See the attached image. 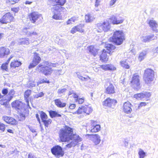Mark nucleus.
Masks as SVG:
<instances>
[{
    "mask_svg": "<svg viewBox=\"0 0 158 158\" xmlns=\"http://www.w3.org/2000/svg\"><path fill=\"white\" fill-rule=\"evenodd\" d=\"M95 18L93 15L89 14H88L85 16V19L86 22L89 23L92 22Z\"/></svg>",
    "mask_w": 158,
    "mask_h": 158,
    "instance_id": "26",
    "label": "nucleus"
},
{
    "mask_svg": "<svg viewBox=\"0 0 158 158\" xmlns=\"http://www.w3.org/2000/svg\"><path fill=\"white\" fill-rule=\"evenodd\" d=\"M9 102L8 99H2L0 100V104L1 105L4 106L6 107H8L9 106Z\"/></svg>",
    "mask_w": 158,
    "mask_h": 158,
    "instance_id": "39",
    "label": "nucleus"
},
{
    "mask_svg": "<svg viewBox=\"0 0 158 158\" xmlns=\"http://www.w3.org/2000/svg\"><path fill=\"white\" fill-rule=\"evenodd\" d=\"M8 63L6 62L5 63L3 64L1 66V69L3 70L7 71L8 70L7 69Z\"/></svg>",
    "mask_w": 158,
    "mask_h": 158,
    "instance_id": "50",
    "label": "nucleus"
},
{
    "mask_svg": "<svg viewBox=\"0 0 158 158\" xmlns=\"http://www.w3.org/2000/svg\"><path fill=\"white\" fill-rule=\"evenodd\" d=\"M117 103V101L114 99H112L109 98L103 102L104 106L114 108L115 104Z\"/></svg>",
    "mask_w": 158,
    "mask_h": 158,
    "instance_id": "13",
    "label": "nucleus"
},
{
    "mask_svg": "<svg viewBox=\"0 0 158 158\" xmlns=\"http://www.w3.org/2000/svg\"><path fill=\"white\" fill-rule=\"evenodd\" d=\"M76 101H78L79 104H81L84 102V99L82 98H78V100Z\"/></svg>",
    "mask_w": 158,
    "mask_h": 158,
    "instance_id": "59",
    "label": "nucleus"
},
{
    "mask_svg": "<svg viewBox=\"0 0 158 158\" xmlns=\"http://www.w3.org/2000/svg\"><path fill=\"white\" fill-rule=\"evenodd\" d=\"M53 15L52 18L53 19L58 20L61 19L60 16L61 12H65L66 11V9L63 7L56 6L51 9Z\"/></svg>",
    "mask_w": 158,
    "mask_h": 158,
    "instance_id": "5",
    "label": "nucleus"
},
{
    "mask_svg": "<svg viewBox=\"0 0 158 158\" xmlns=\"http://www.w3.org/2000/svg\"><path fill=\"white\" fill-rule=\"evenodd\" d=\"M147 54V52L145 51H143L140 52L139 56L138 59L140 61L143 60Z\"/></svg>",
    "mask_w": 158,
    "mask_h": 158,
    "instance_id": "33",
    "label": "nucleus"
},
{
    "mask_svg": "<svg viewBox=\"0 0 158 158\" xmlns=\"http://www.w3.org/2000/svg\"><path fill=\"white\" fill-rule=\"evenodd\" d=\"M31 91L30 89H27L26 91L24 94V97L26 101L28 102V98L31 94Z\"/></svg>",
    "mask_w": 158,
    "mask_h": 158,
    "instance_id": "36",
    "label": "nucleus"
},
{
    "mask_svg": "<svg viewBox=\"0 0 158 158\" xmlns=\"http://www.w3.org/2000/svg\"><path fill=\"white\" fill-rule=\"evenodd\" d=\"M110 40L117 45L121 44L125 40L124 35L121 31H117L114 32Z\"/></svg>",
    "mask_w": 158,
    "mask_h": 158,
    "instance_id": "2",
    "label": "nucleus"
},
{
    "mask_svg": "<svg viewBox=\"0 0 158 158\" xmlns=\"http://www.w3.org/2000/svg\"><path fill=\"white\" fill-rule=\"evenodd\" d=\"M138 154L139 158H144L146 156L145 153L141 149H139Z\"/></svg>",
    "mask_w": 158,
    "mask_h": 158,
    "instance_id": "45",
    "label": "nucleus"
},
{
    "mask_svg": "<svg viewBox=\"0 0 158 158\" xmlns=\"http://www.w3.org/2000/svg\"><path fill=\"white\" fill-rule=\"evenodd\" d=\"M152 51L153 53H158V47L154 48L152 50Z\"/></svg>",
    "mask_w": 158,
    "mask_h": 158,
    "instance_id": "64",
    "label": "nucleus"
},
{
    "mask_svg": "<svg viewBox=\"0 0 158 158\" xmlns=\"http://www.w3.org/2000/svg\"><path fill=\"white\" fill-rule=\"evenodd\" d=\"M112 23L113 24H118L123 23V19L122 18H117L115 16H113L111 18Z\"/></svg>",
    "mask_w": 158,
    "mask_h": 158,
    "instance_id": "19",
    "label": "nucleus"
},
{
    "mask_svg": "<svg viewBox=\"0 0 158 158\" xmlns=\"http://www.w3.org/2000/svg\"><path fill=\"white\" fill-rule=\"evenodd\" d=\"M11 117L6 116H4L2 117V119L6 123H8Z\"/></svg>",
    "mask_w": 158,
    "mask_h": 158,
    "instance_id": "55",
    "label": "nucleus"
},
{
    "mask_svg": "<svg viewBox=\"0 0 158 158\" xmlns=\"http://www.w3.org/2000/svg\"><path fill=\"white\" fill-rule=\"evenodd\" d=\"M29 16L31 22L33 23H35L38 19L42 17L41 15L35 12H32L29 15Z\"/></svg>",
    "mask_w": 158,
    "mask_h": 158,
    "instance_id": "14",
    "label": "nucleus"
},
{
    "mask_svg": "<svg viewBox=\"0 0 158 158\" xmlns=\"http://www.w3.org/2000/svg\"><path fill=\"white\" fill-rule=\"evenodd\" d=\"M20 0H7L6 2L7 3H9L11 4H14L15 3L18 2Z\"/></svg>",
    "mask_w": 158,
    "mask_h": 158,
    "instance_id": "51",
    "label": "nucleus"
},
{
    "mask_svg": "<svg viewBox=\"0 0 158 158\" xmlns=\"http://www.w3.org/2000/svg\"><path fill=\"white\" fill-rule=\"evenodd\" d=\"M131 82L132 87L135 90H138L140 88V77L136 74H134Z\"/></svg>",
    "mask_w": 158,
    "mask_h": 158,
    "instance_id": "7",
    "label": "nucleus"
},
{
    "mask_svg": "<svg viewBox=\"0 0 158 158\" xmlns=\"http://www.w3.org/2000/svg\"><path fill=\"white\" fill-rule=\"evenodd\" d=\"M132 105L129 102H125L123 106V112L126 114H131L132 111L131 108Z\"/></svg>",
    "mask_w": 158,
    "mask_h": 158,
    "instance_id": "15",
    "label": "nucleus"
},
{
    "mask_svg": "<svg viewBox=\"0 0 158 158\" xmlns=\"http://www.w3.org/2000/svg\"><path fill=\"white\" fill-rule=\"evenodd\" d=\"M41 70L42 71L43 73L46 75L51 74L52 72L51 68L48 66L43 67V69Z\"/></svg>",
    "mask_w": 158,
    "mask_h": 158,
    "instance_id": "23",
    "label": "nucleus"
},
{
    "mask_svg": "<svg viewBox=\"0 0 158 158\" xmlns=\"http://www.w3.org/2000/svg\"><path fill=\"white\" fill-rule=\"evenodd\" d=\"M67 89H58L57 93L59 95L61 94H64V93L66 92Z\"/></svg>",
    "mask_w": 158,
    "mask_h": 158,
    "instance_id": "48",
    "label": "nucleus"
},
{
    "mask_svg": "<svg viewBox=\"0 0 158 158\" xmlns=\"http://www.w3.org/2000/svg\"><path fill=\"white\" fill-rule=\"evenodd\" d=\"M78 73H77V77L80 80H81L82 81H86V78L80 75L79 74H78Z\"/></svg>",
    "mask_w": 158,
    "mask_h": 158,
    "instance_id": "56",
    "label": "nucleus"
},
{
    "mask_svg": "<svg viewBox=\"0 0 158 158\" xmlns=\"http://www.w3.org/2000/svg\"><path fill=\"white\" fill-rule=\"evenodd\" d=\"M53 2H56V5L63 6L66 2V0H52Z\"/></svg>",
    "mask_w": 158,
    "mask_h": 158,
    "instance_id": "38",
    "label": "nucleus"
},
{
    "mask_svg": "<svg viewBox=\"0 0 158 158\" xmlns=\"http://www.w3.org/2000/svg\"><path fill=\"white\" fill-rule=\"evenodd\" d=\"M89 52L94 56H95L98 54V50L95 48L93 46L91 45L88 48Z\"/></svg>",
    "mask_w": 158,
    "mask_h": 158,
    "instance_id": "24",
    "label": "nucleus"
},
{
    "mask_svg": "<svg viewBox=\"0 0 158 158\" xmlns=\"http://www.w3.org/2000/svg\"><path fill=\"white\" fill-rule=\"evenodd\" d=\"M97 122L96 121H91V127H95L96 126L100 125H98L97 124Z\"/></svg>",
    "mask_w": 158,
    "mask_h": 158,
    "instance_id": "58",
    "label": "nucleus"
},
{
    "mask_svg": "<svg viewBox=\"0 0 158 158\" xmlns=\"http://www.w3.org/2000/svg\"><path fill=\"white\" fill-rule=\"evenodd\" d=\"M84 113H85L87 115H89L93 111V109L91 107L89 106H84Z\"/></svg>",
    "mask_w": 158,
    "mask_h": 158,
    "instance_id": "31",
    "label": "nucleus"
},
{
    "mask_svg": "<svg viewBox=\"0 0 158 158\" xmlns=\"http://www.w3.org/2000/svg\"><path fill=\"white\" fill-rule=\"evenodd\" d=\"M15 92L13 89L11 90L9 92L7 95L8 101V102L10 101L13 98L14 95L15 94Z\"/></svg>",
    "mask_w": 158,
    "mask_h": 158,
    "instance_id": "35",
    "label": "nucleus"
},
{
    "mask_svg": "<svg viewBox=\"0 0 158 158\" xmlns=\"http://www.w3.org/2000/svg\"><path fill=\"white\" fill-rule=\"evenodd\" d=\"M117 0H110L109 2V5L110 6L114 5Z\"/></svg>",
    "mask_w": 158,
    "mask_h": 158,
    "instance_id": "57",
    "label": "nucleus"
},
{
    "mask_svg": "<svg viewBox=\"0 0 158 158\" xmlns=\"http://www.w3.org/2000/svg\"><path fill=\"white\" fill-rule=\"evenodd\" d=\"M71 97H73V98H75V100H78V96L77 94L76 93L74 92L72 95L70 96Z\"/></svg>",
    "mask_w": 158,
    "mask_h": 158,
    "instance_id": "60",
    "label": "nucleus"
},
{
    "mask_svg": "<svg viewBox=\"0 0 158 158\" xmlns=\"http://www.w3.org/2000/svg\"><path fill=\"white\" fill-rule=\"evenodd\" d=\"M30 29L29 28H24L23 30V33L25 34L27 36H31L32 35H36L37 33L36 32L33 31L32 32H31Z\"/></svg>",
    "mask_w": 158,
    "mask_h": 158,
    "instance_id": "25",
    "label": "nucleus"
},
{
    "mask_svg": "<svg viewBox=\"0 0 158 158\" xmlns=\"http://www.w3.org/2000/svg\"><path fill=\"white\" fill-rule=\"evenodd\" d=\"M120 64L121 67L126 69L130 68V66L126 60H123L120 62Z\"/></svg>",
    "mask_w": 158,
    "mask_h": 158,
    "instance_id": "34",
    "label": "nucleus"
},
{
    "mask_svg": "<svg viewBox=\"0 0 158 158\" xmlns=\"http://www.w3.org/2000/svg\"><path fill=\"white\" fill-rule=\"evenodd\" d=\"M106 93L107 94H113L115 93L114 87L112 84H109V85L106 89Z\"/></svg>",
    "mask_w": 158,
    "mask_h": 158,
    "instance_id": "20",
    "label": "nucleus"
},
{
    "mask_svg": "<svg viewBox=\"0 0 158 158\" xmlns=\"http://www.w3.org/2000/svg\"><path fill=\"white\" fill-rule=\"evenodd\" d=\"M49 115L52 118L56 117H60L61 116L60 114H59L56 111L50 110L49 111Z\"/></svg>",
    "mask_w": 158,
    "mask_h": 158,
    "instance_id": "28",
    "label": "nucleus"
},
{
    "mask_svg": "<svg viewBox=\"0 0 158 158\" xmlns=\"http://www.w3.org/2000/svg\"><path fill=\"white\" fill-rule=\"evenodd\" d=\"M19 43L21 45H28L29 44V39L27 38H21L19 39Z\"/></svg>",
    "mask_w": 158,
    "mask_h": 158,
    "instance_id": "30",
    "label": "nucleus"
},
{
    "mask_svg": "<svg viewBox=\"0 0 158 158\" xmlns=\"http://www.w3.org/2000/svg\"><path fill=\"white\" fill-rule=\"evenodd\" d=\"M84 27V24H80L79 25L75 26L78 31L82 33L84 32V29L83 28Z\"/></svg>",
    "mask_w": 158,
    "mask_h": 158,
    "instance_id": "37",
    "label": "nucleus"
},
{
    "mask_svg": "<svg viewBox=\"0 0 158 158\" xmlns=\"http://www.w3.org/2000/svg\"><path fill=\"white\" fill-rule=\"evenodd\" d=\"M91 131L93 132H96L100 130V125L96 126L95 127H93L91 128Z\"/></svg>",
    "mask_w": 158,
    "mask_h": 158,
    "instance_id": "42",
    "label": "nucleus"
},
{
    "mask_svg": "<svg viewBox=\"0 0 158 158\" xmlns=\"http://www.w3.org/2000/svg\"><path fill=\"white\" fill-rule=\"evenodd\" d=\"M151 95V94L150 93L146 92L135 94L134 95V97L138 100H141L148 99L150 97Z\"/></svg>",
    "mask_w": 158,
    "mask_h": 158,
    "instance_id": "12",
    "label": "nucleus"
},
{
    "mask_svg": "<svg viewBox=\"0 0 158 158\" xmlns=\"http://www.w3.org/2000/svg\"><path fill=\"white\" fill-rule=\"evenodd\" d=\"M105 47L107 51L106 52L105 50H103L100 56V60L103 62H106L108 60L106 52L110 54L111 52H113L115 48V47L111 44H106Z\"/></svg>",
    "mask_w": 158,
    "mask_h": 158,
    "instance_id": "4",
    "label": "nucleus"
},
{
    "mask_svg": "<svg viewBox=\"0 0 158 158\" xmlns=\"http://www.w3.org/2000/svg\"><path fill=\"white\" fill-rule=\"evenodd\" d=\"M52 122V120L50 119H46L42 121L46 127H48V125L51 123Z\"/></svg>",
    "mask_w": 158,
    "mask_h": 158,
    "instance_id": "43",
    "label": "nucleus"
},
{
    "mask_svg": "<svg viewBox=\"0 0 158 158\" xmlns=\"http://www.w3.org/2000/svg\"><path fill=\"white\" fill-rule=\"evenodd\" d=\"M44 94L43 92H41L35 94L34 96V98H38L39 97H42L44 96Z\"/></svg>",
    "mask_w": 158,
    "mask_h": 158,
    "instance_id": "52",
    "label": "nucleus"
},
{
    "mask_svg": "<svg viewBox=\"0 0 158 158\" xmlns=\"http://www.w3.org/2000/svg\"><path fill=\"white\" fill-rule=\"evenodd\" d=\"M84 108V106H82L81 107H79L78 110L74 112V114H79L84 113V110L83 109Z\"/></svg>",
    "mask_w": 158,
    "mask_h": 158,
    "instance_id": "41",
    "label": "nucleus"
},
{
    "mask_svg": "<svg viewBox=\"0 0 158 158\" xmlns=\"http://www.w3.org/2000/svg\"><path fill=\"white\" fill-rule=\"evenodd\" d=\"M40 117L42 121L48 118L47 115L45 113L42 111H41L40 113Z\"/></svg>",
    "mask_w": 158,
    "mask_h": 158,
    "instance_id": "44",
    "label": "nucleus"
},
{
    "mask_svg": "<svg viewBox=\"0 0 158 158\" xmlns=\"http://www.w3.org/2000/svg\"><path fill=\"white\" fill-rule=\"evenodd\" d=\"M78 20V17L77 16H73L69 19L66 22V25H70L73 24L75 22Z\"/></svg>",
    "mask_w": 158,
    "mask_h": 158,
    "instance_id": "29",
    "label": "nucleus"
},
{
    "mask_svg": "<svg viewBox=\"0 0 158 158\" xmlns=\"http://www.w3.org/2000/svg\"><path fill=\"white\" fill-rule=\"evenodd\" d=\"M157 38V37L155 36L154 34H151L149 35L143 36L141 37V39L142 41L144 43H147L156 39Z\"/></svg>",
    "mask_w": 158,
    "mask_h": 158,
    "instance_id": "16",
    "label": "nucleus"
},
{
    "mask_svg": "<svg viewBox=\"0 0 158 158\" xmlns=\"http://www.w3.org/2000/svg\"><path fill=\"white\" fill-rule=\"evenodd\" d=\"M52 153L56 158L62 157L64 154V151L62 148L60 146L57 145L54 146L51 149Z\"/></svg>",
    "mask_w": 158,
    "mask_h": 158,
    "instance_id": "6",
    "label": "nucleus"
},
{
    "mask_svg": "<svg viewBox=\"0 0 158 158\" xmlns=\"http://www.w3.org/2000/svg\"><path fill=\"white\" fill-rule=\"evenodd\" d=\"M55 42L58 44H63L65 43V40L62 39H59V37L56 36L55 40Z\"/></svg>",
    "mask_w": 158,
    "mask_h": 158,
    "instance_id": "40",
    "label": "nucleus"
},
{
    "mask_svg": "<svg viewBox=\"0 0 158 158\" xmlns=\"http://www.w3.org/2000/svg\"><path fill=\"white\" fill-rule=\"evenodd\" d=\"M12 106L13 107L19 110L22 108V104L21 101L16 100L12 103Z\"/></svg>",
    "mask_w": 158,
    "mask_h": 158,
    "instance_id": "21",
    "label": "nucleus"
},
{
    "mask_svg": "<svg viewBox=\"0 0 158 158\" xmlns=\"http://www.w3.org/2000/svg\"><path fill=\"white\" fill-rule=\"evenodd\" d=\"M146 103L145 102H141L139 104H135L136 107L135 110H136L138 109H139L140 107H142L143 106H146Z\"/></svg>",
    "mask_w": 158,
    "mask_h": 158,
    "instance_id": "47",
    "label": "nucleus"
},
{
    "mask_svg": "<svg viewBox=\"0 0 158 158\" xmlns=\"http://www.w3.org/2000/svg\"><path fill=\"white\" fill-rule=\"evenodd\" d=\"M55 105L58 107L63 108L66 105V103L62 102L60 99H56L54 100Z\"/></svg>",
    "mask_w": 158,
    "mask_h": 158,
    "instance_id": "27",
    "label": "nucleus"
},
{
    "mask_svg": "<svg viewBox=\"0 0 158 158\" xmlns=\"http://www.w3.org/2000/svg\"><path fill=\"white\" fill-rule=\"evenodd\" d=\"M8 123L11 125H16V120L12 117H10V120H9V122H8Z\"/></svg>",
    "mask_w": 158,
    "mask_h": 158,
    "instance_id": "49",
    "label": "nucleus"
},
{
    "mask_svg": "<svg viewBox=\"0 0 158 158\" xmlns=\"http://www.w3.org/2000/svg\"><path fill=\"white\" fill-rule=\"evenodd\" d=\"M41 60L39 54L36 52L34 53L32 62L28 66L29 69L34 68L40 63Z\"/></svg>",
    "mask_w": 158,
    "mask_h": 158,
    "instance_id": "8",
    "label": "nucleus"
},
{
    "mask_svg": "<svg viewBox=\"0 0 158 158\" xmlns=\"http://www.w3.org/2000/svg\"><path fill=\"white\" fill-rule=\"evenodd\" d=\"M148 24L153 31L156 32H158V24L155 21L150 20L148 22Z\"/></svg>",
    "mask_w": 158,
    "mask_h": 158,
    "instance_id": "17",
    "label": "nucleus"
},
{
    "mask_svg": "<svg viewBox=\"0 0 158 158\" xmlns=\"http://www.w3.org/2000/svg\"><path fill=\"white\" fill-rule=\"evenodd\" d=\"M13 16L10 12H8L4 15L0 19V22L2 23H6L11 21Z\"/></svg>",
    "mask_w": 158,
    "mask_h": 158,
    "instance_id": "9",
    "label": "nucleus"
},
{
    "mask_svg": "<svg viewBox=\"0 0 158 158\" xmlns=\"http://www.w3.org/2000/svg\"><path fill=\"white\" fill-rule=\"evenodd\" d=\"M8 93V90L7 89H3L2 90V94L5 95H6Z\"/></svg>",
    "mask_w": 158,
    "mask_h": 158,
    "instance_id": "61",
    "label": "nucleus"
},
{
    "mask_svg": "<svg viewBox=\"0 0 158 158\" xmlns=\"http://www.w3.org/2000/svg\"><path fill=\"white\" fill-rule=\"evenodd\" d=\"M98 26L100 29H102L104 32L108 31L110 28V25L107 21L98 24Z\"/></svg>",
    "mask_w": 158,
    "mask_h": 158,
    "instance_id": "11",
    "label": "nucleus"
},
{
    "mask_svg": "<svg viewBox=\"0 0 158 158\" xmlns=\"http://www.w3.org/2000/svg\"><path fill=\"white\" fill-rule=\"evenodd\" d=\"M101 68L105 70H112L115 69V68L113 65L109 64L102 65L101 66Z\"/></svg>",
    "mask_w": 158,
    "mask_h": 158,
    "instance_id": "22",
    "label": "nucleus"
},
{
    "mask_svg": "<svg viewBox=\"0 0 158 158\" xmlns=\"http://www.w3.org/2000/svg\"><path fill=\"white\" fill-rule=\"evenodd\" d=\"M10 52L8 48L5 47L1 48L0 49V58L4 57L7 56Z\"/></svg>",
    "mask_w": 158,
    "mask_h": 158,
    "instance_id": "18",
    "label": "nucleus"
},
{
    "mask_svg": "<svg viewBox=\"0 0 158 158\" xmlns=\"http://www.w3.org/2000/svg\"><path fill=\"white\" fill-rule=\"evenodd\" d=\"M19 10V7L13 8H11V10L15 12H17Z\"/></svg>",
    "mask_w": 158,
    "mask_h": 158,
    "instance_id": "63",
    "label": "nucleus"
},
{
    "mask_svg": "<svg viewBox=\"0 0 158 158\" xmlns=\"http://www.w3.org/2000/svg\"><path fill=\"white\" fill-rule=\"evenodd\" d=\"M36 85V83L34 81H29L27 84V87L31 89L33 87H35Z\"/></svg>",
    "mask_w": 158,
    "mask_h": 158,
    "instance_id": "46",
    "label": "nucleus"
},
{
    "mask_svg": "<svg viewBox=\"0 0 158 158\" xmlns=\"http://www.w3.org/2000/svg\"><path fill=\"white\" fill-rule=\"evenodd\" d=\"M77 31H78L77 29L75 27V26L71 30V32L72 34L76 33Z\"/></svg>",
    "mask_w": 158,
    "mask_h": 158,
    "instance_id": "62",
    "label": "nucleus"
},
{
    "mask_svg": "<svg viewBox=\"0 0 158 158\" xmlns=\"http://www.w3.org/2000/svg\"><path fill=\"white\" fill-rule=\"evenodd\" d=\"M5 129V125L0 122V130L3 132Z\"/></svg>",
    "mask_w": 158,
    "mask_h": 158,
    "instance_id": "53",
    "label": "nucleus"
},
{
    "mask_svg": "<svg viewBox=\"0 0 158 158\" xmlns=\"http://www.w3.org/2000/svg\"><path fill=\"white\" fill-rule=\"evenodd\" d=\"M22 63L19 61L16 60L12 61L10 64V67H11L16 68L18 67L21 65Z\"/></svg>",
    "mask_w": 158,
    "mask_h": 158,
    "instance_id": "32",
    "label": "nucleus"
},
{
    "mask_svg": "<svg viewBox=\"0 0 158 158\" xmlns=\"http://www.w3.org/2000/svg\"><path fill=\"white\" fill-rule=\"evenodd\" d=\"M154 76V71L150 69H146L143 76V79L145 84L149 85L153 81Z\"/></svg>",
    "mask_w": 158,
    "mask_h": 158,
    "instance_id": "3",
    "label": "nucleus"
},
{
    "mask_svg": "<svg viewBox=\"0 0 158 158\" xmlns=\"http://www.w3.org/2000/svg\"><path fill=\"white\" fill-rule=\"evenodd\" d=\"M61 141L66 142L68 141L69 143L66 145V147L68 148H71L73 147H74L77 144L79 141V139H60Z\"/></svg>",
    "mask_w": 158,
    "mask_h": 158,
    "instance_id": "10",
    "label": "nucleus"
},
{
    "mask_svg": "<svg viewBox=\"0 0 158 158\" xmlns=\"http://www.w3.org/2000/svg\"><path fill=\"white\" fill-rule=\"evenodd\" d=\"M92 141L96 145L99 143L100 142V139H91Z\"/></svg>",
    "mask_w": 158,
    "mask_h": 158,
    "instance_id": "54",
    "label": "nucleus"
},
{
    "mask_svg": "<svg viewBox=\"0 0 158 158\" xmlns=\"http://www.w3.org/2000/svg\"><path fill=\"white\" fill-rule=\"evenodd\" d=\"M59 136L60 138H80L78 135L74 133L72 128L67 126L60 130Z\"/></svg>",
    "mask_w": 158,
    "mask_h": 158,
    "instance_id": "1",
    "label": "nucleus"
}]
</instances>
